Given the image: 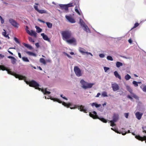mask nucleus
Segmentation results:
<instances>
[{"instance_id": "36", "label": "nucleus", "mask_w": 146, "mask_h": 146, "mask_svg": "<svg viewBox=\"0 0 146 146\" xmlns=\"http://www.w3.org/2000/svg\"><path fill=\"white\" fill-rule=\"evenodd\" d=\"M125 78L126 80H128L131 78V76L129 74H127L125 76Z\"/></svg>"}, {"instance_id": "42", "label": "nucleus", "mask_w": 146, "mask_h": 146, "mask_svg": "<svg viewBox=\"0 0 146 146\" xmlns=\"http://www.w3.org/2000/svg\"><path fill=\"white\" fill-rule=\"evenodd\" d=\"M132 83L134 85V86L137 87L138 86V85L137 82L135 81H133Z\"/></svg>"}, {"instance_id": "12", "label": "nucleus", "mask_w": 146, "mask_h": 146, "mask_svg": "<svg viewBox=\"0 0 146 146\" xmlns=\"http://www.w3.org/2000/svg\"><path fill=\"white\" fill-rule=\"evenodd\" d=\"M65 17L69 22L71 23H74L75 22V20L70 16L66 15L65 16Z\"/></svg>"}, {"instance_id": "26", "label": "nucleus", "mask_w": 146, "mask_h": 146, "mask_svg": "<svg viewBox=\"0 0 146 146\" xmlns=\"http://www.w3.org/2000/svg\"><path fill=\"white\" fill-rule=\"evenodd\" d=\"M91 105L92 106H95L96 108H98L101 106L100 104H98L96 103H93Z\"/></svg>"}, {"instance_id": "49", "label": "nucleus", "mask_w": 146, "mask_h": 146, "mask_svg": "<svg viewBox=\"0 0 146 146\" xmlns=\"http://www.w3.org/2000/svg\"><path fill=\"white\" fill-rule=\"evenodd\" d=\"M139 25V24L138 23H136L135 24L134 27H133V28L132 29L135 28L137 27Z\"/></svg>"}, {"instance_id": "15", "label": "nucleus", "mask_w": 146, "mask_h": 146, "mask_svg": "<svg viewBox=\"0 0 146 146\" xmlns=\"http://www.w3.org/2000/svg\"><path fill=\"white\" fill-rule=\"evenodd\" d=\"M143 114L142 113H141L139 112H137L135 113V115L138 119L140 120L141 119Z\"/></svg>"}, {"instance_id": "20", "label": "nucleus", "mask_w": 146, "mask_h": 146, "mask_svg": "<svg viewBox=\"0 0 146 146\" xmlns=\"http://www.w3.org/2000/svg\"><path fill=\"white\" fill-rule=\"evenodd\" d=\"M40 90L44 93V95L49 94L50 93V92L47 91V89L46 88L44 90L43 89H41Z\"/></svg>"}, {"instance_id": "40", "label": "nucleus", "mask_w": 146, "mask_h": 146, "mask_svg": "<svg viewBox=\"0 0 146 146\" xmlns=\"http://www.w3.org/2000/svg\"><path fill=\"white\" fill-rule=\"evenodd\" d=\"M110 122L111 123L110 125L112 127H113L115 125V124L114 123V122H116V121H114L113 120H111L110 121Z\"/></svg>"}, {"instance_id": "9", "label": "nucleus", "mask_w": 146, "mask_h": 146, "mask_svg": "<svg viewBox=\"0 0 146 146\" xmlns=\"http://www.w3.org/2000/svg\"><path fill=\"white\" fill-rule=\"evenodd\" d=\"M111 87L113 91L118 90L119 88V85L116 83L112 84Z\"/></svg>"}, {"instance_id": "61", "label": "nucleus", "mask_w": 146, "mask_h": 146, "mask_svg": "<svg viewBox=\"0 0 146 146\" xmlns=\"http://www.w3.org/2000/svg\"><path fill=\"white\" fill-rule=\"evenodd\" d=\"M4 57V55H2L1 54H0V58H3Z\"/></svg>"}, {"instance_id": "13", "label": "nucleus", "mask_w": 146, "mask_h": 146, "mask_svg": "<svg viewBox=\"0 0 146 146\" xmlns=\"http://www.w3.org/2000/svg\"><path fill=\"white\" fill-rule=\"evenodd\" d=\"M78 109L80 110V111H83L85 113H87V110L86 109L84 108L85 107L84 106L82 105L79 106L78 107Z\"/></svg>"}, {"instance_id": "27", "label": "nucleus", "mask_w": 146, "mask_h": 146, "mask_svg": "<svg viewBox=\"0 0 146 146\" xmlns=\"http://www.w3.org/2000/svg\"><path fill=\"white\" fill-rule=\"evenodd\" d=\"M7 68H6V67L5 66H4V65H0V70H1L3 71H4V70H6Z\"/></svg>"}, {"instance_id": "33", "label": "nucleus", "mask_w": 146, "mask_h": 146, "mask_svg": "<svg viewBox=\"0 0 146 146\" xmlns=\"http://www.w3.org/2000/svg\"><path fill=\"white\" fill-rule=\"evenodd\" d=\"M122 63L120 62H117L116 63V66L118 68H119L120 66H122Z\"/></svg>"}, {"instance_id": "7", "label": "nucleus", "mask_w": 146, "mask_h": 146, "mask_svg": "<svg viewBox=\"0 0 146 146\" xmlns=\"http://www.w3.org/2000/svg\"><path fill=\"white\" fill-rule=\"evenodd\" d=\"M26 31L27 33L28 34L31 36H34V37L35 38L36 37L37 33L35 32L33 30H31V32H30L29 31L28 29V26H26Z\"/></svg>"}, {"instance_id": "53", "label": "nucleus", "mask_w": 146, "mask_h": 146, "mask_svg": "<svg viewBox=\"0 0 146 146\" xmlns=\"http://www.w3.org/2000/svg\"><path fill=\"white\" fill-rule=\"evenodd\" d=\"M14 40L17 43H19V41L18 39L16 37H15L14 38Z\"/></svg>"}, {"instance_id": "63", "label": "nucleus", "mask_w": 146, "mask_h": 146, "mask_svg": "<svg viewBox=\"0 0 146 146\" xmlns=\"http://www.w3.org/2000/svg\"><path fill=\"white\" fill-rule=\"evenodd\" d=\"M128 42L130 44L132 43V40H131V39H129L128 40Z\"/></svg>"}, {"instance_id": "6", "label": "nucleus", "mask_w": 146, "mask_h": 146, "mask_svg": "<svg viewBox=\"0 0 146 146\" xmlns=\"http://www.w3.org/2000/svg\"><path fill=\"white\" fill-rule=\"evenodd\" d=\"M74 71L77 76L80 77L82 75L81 71L78 66H74Z\"/></svg>"}, {"instance_id": "8", "label": "nucleus", "mask_w": 146, "mask_h": 146, "mask_svg": "<svg viewBox=\"0 0 146 146\" xmlns=\"http://www.w3.org/2000/svg\"><path fill=\"white\" fill-rule=\"evenodd\" d=\"M9 22L14 27L18 28L19 27V24L16 21L12 19H9Z\"/></svg>"}, {"instance_id": "35", "label": "nucleus", "mask_w": 146, "mask_h": 146, "mask_svg": "<svg viewBox=\"0 0 146 146\" xmlns=\"http://www.w3.org/2000/svg\"><path fill=\"white\" fill-rule=\"evenodd\" d=\"M40 61L41 63H42L44 64L45 65L46 64V61L43 58H40Z\"/></svg>"}, {"instance_id": "22", "label": "nucleus", "mask_w": 146, "mask_h": 146, "mask_svg": "<svg viewBox=\"0 0 146 146\" xmlns=\"http://www.w3.org/2000/svg\"><path fill=\"white\" fill-rule=\"evenodd\" d=\"M72 3L76 6H79V2L78 0H73Z\"/></svg>"}, {"instance_id": "10", "label": "nucleus", "mask_w": 146, "mask_h": 146, "mask_svg": "<svg viewBox=\"0 0 146 146\" xmlns=\"http://www.w3.org/2000/svg\"><path fill=\"white\" fill-rule=\"evenodd\" d=\"M79 51L81 52L82 54H86L87 55H88L89 54L91 56H92V54L90 52H86L85 50L82 48L80 47L79 48Z\"/></svg>"}, {"instance_id": "60", "label": "nucleus", "mask_w": 146, "mask_h": 146, "mask_svg": "<svg viewBox=\"0 0 146 146\" xmlns=\"http://www.w3.org/2000/svg\"><path fill=\"white\" fill-rule=\"evenodd\" d=\"M127 97L128 98L130 99L131 100H133V98H132V97H131L129 95H128L127 96Z\"/></svg>"}, {"instance_id": "39", "label": "nucleus", "mask_w": 146, "mask_h": 146, "mask_svg": "<svg viewBox=\"0 0 146 146\" xmlns=\"http://www.w3.org/2000/svg\"><path fill=\"white\" fill-rule=\"evenodd\" d=\"M102 96L103 97H107L108 95H107V92H103L102 94Z\"/></svg>"}, {"instance_id": "37", "label": "nucleus", "mask_w": 146, "mask_h": 146, "mask_svg": "<svg viewBox=\"0 0 146 146\" xmlns=\"http://www.w3.org/2000/svg\"><path fill=\"white\" fill-rule=\"evenodd\" d=\"M35 27L36 29V31L37 33H39L42 31V29L39 27L36 26Z\"/></svg>"}, {"instance_id": "17", "label": "nucleus", "mask_w": 146, "mask_h": 146, "mask_svg": "<svg viewBox=\"0 0 146 146\" xmlns=\"http://www.w3.org/2000/svg\"><path fill=\"white\" fill-rule=\"evenodd\" d=\"M59 5L62 9H64L65 11H67L68 9L67 4L63 5L60 4Z\"/></svg>"}, {"instance_id": "1", "label": "nucleus", "mask_w": 146, "mask_h": 146, "mask_svg": "<svg viewBox=\"0 0 146 146\" xmlns=\"http://www.w3.org/2000/svg\"><path fill=\"white\" fill-rule=\"evenodd\" d=\"M61 34L63 39L67 43L69 44H76V40L72 36V33L71 31L69 30L63 31L61 32Z\"/></svg>"}, {"instance_id": "43", "label": "nucleus", "mask_w": 146, "mask_h": 146, "mask_svg": "<svg viewBox=\"0 0 146 146\" xmlns=\"http://www.w3.org/2000/svg\"><path fill=\"white\" fill-rule=\"evenodd\" d=\"M67 5L68 7H68H72L74 6V5H73V3H72L68 4H67Z\"/></svg>"}, {"instance_id": "45", "label": "nucleus", "mask_w": 146, "mask_h": 146, "mask_svg": "<svg viewBox=\"0 0 146 146\" xmlns=\"http://www.w3.org/2000/svg\"><path fill=\"white\" fill-rule=\"evenodd\" d=\"M28 39L30 42H32L33 43H34L35 42L34 40L32 39V37L29 36L28 37Z\"/></svg>"}, {"instance_id": "59", "label": "nucleus", "mask_w": 146, "mask_h": 146, "mask_svg": "<svg viewBox=\"0 0 146 146\" xmlns=\"http://www.w3.org/2000/svg\"><path fill=\"white\" fill-rule=\"evenodd\" d=\"M114 131L115 132H116L117 133H119L117 130V129H115V130H114Z\"/></svg>"}, {"instance_id": "32", "label": "nucleus", "mask_w": 146, "mask_h": 146, "mask_svg": "<svg viewBox=\"0 0 146 146\" xmlns=\"http://www.w3.org/2000/svg\"><path fill=\"white\" fill-rule=\"evenodd\" d=\"M26 53L28 54L30 56H36L35 54L31 52L27 51V52Z\"/></svg>"}, {"instance_id": "57", "label": "nucleus", "mask_w": 146, "mask_h": 146, "mask_svg": "<svg viewBox=\"0 0 146 146\" xmlns=\"http://www.w3.org/2000/svg\"><path fill=\"white\" fill-rule=\"evenodd\" d=\"M99 56L101 58H104V55L102 54H100L99 55Z\"/></svg>"}, {"instance_id": "2", "label": "nucleus", "mask_w": 146, "mask_h": 146, "mask_svg": "<svg viewBox=\"0 0 146 146\" xmlns=\"http://www.w3.org/2000/svg\"><path fill=\"white\" fill-rule=\"evenodd\" d=\"M89 115L94 119H98L103 122L106 123L107 122V120L103 117H100L97 115L96 112L94 111L90 113Z\"/></svg>"}, {"instance_id": "38", "label": "nucleus", "mask_w": 146, "mask_h": 146, "mask_svg": "<svg viewBox=\"0 0 146 146\" xmlns=\"http://www.w3.org/2000/svg\"><path fill=\"white\" fill-rule=\"evenodd\" d=\"M46 23L49 28H51L52 27V23H50L49 22H46Z\"/></svg>"}, {"instance_id": "18", "label": "nucleus", "mask_w": 146, "mask_h": 146, "mask_svg": "<svg viewBox=\"0 0 146 146\" xmlns=\"http://www.w3.org/2000/svg\"><path fill=\"white\" fill-rule=\"evenodd\" d=\"M80 83L82 84V87L84 88L85 89H87V88H86L85 87L87 86L88 83L85 82L83 80H81L80 81Z\"/></svg>"}, {"instance_id": "5", "label": "nucleus", "mask_w": 146, "mask_h": 146, "mask_svg": "<svg viewBox=\"0 0 146 146\" xmlns=\"http://www.w3.org/2000/svg\"><path fill=\"white\" fill-rule=\"evenodd\" d=\"M50 99L54 101L60 103H62L63 105L67 107V108H69L70 106H71V104L70 103L67 104L66 103L64 102H62L60 100L57 98H51Z\"/></svg>"}, {"instance_id": "31", "label": "nucleus", "mask_w": 146, "mask_h": 146, "mask_svg": "<svg viewBox=\"0 0 146 146\" xmlns=\"http://www.w3.org/2000/svg\"><path fill=\"white\" fill-rule=\"evenodd\" d=\"M79 24H80L82 27H83L84 26L85 24L83 20L81 19H80Z\"/></svg>"}, {"instance_id": "41", "label": "nucleus", "mask_w": 146, "mask_h": 146, "mask_svg": "<svg viewBox=\"0 0 146 146\" xmlns=\"http://www.w3.org/2000/svg\"><path fill=\"white\" fill-rule=\"evenodd\" d=\"M23 60L25 62H29V60H28L27 57H23L22 58Z\"/></svg>"}, {"instance_id": "56", "label": "nucleus", "mask_w": 146, "mask_h": 146, "mask_svg": "<svg viewBox=\"0 0 146 146\" xmlns=\"http://www.w3.org/2000/svg\"><path fill=\"white\" fill-rule=\"evenodd\" d=\"M146 128V127H142V129H143V132H144L145 133H146V130H145L144 129V128Z\"/></svg>"}, {"instance_id": "62", "label": "nucleus", "mask_w": 146, "mask_h": 146, "mask_svg": "<svg viewBox=\"0 0 146 146\" xmlns=\"http://www.w3.org/2000/svg\"><path fill=\"white\" fill-rule=\"evenodd\" d=\"M101 95V94L100 93H98L97 94V95L96 96V97H98L99 96Z\"/></svg>"}, {"instance_id": "51", "label": "nucleus", "mask_w": 146, "mask_h": 146, "mask_svg": "<svg viewBox=\"0 0 146 146\" xmlns=\"http://www.w3.org/2000/svg\"><path fill=\"white\" fill-rule=\"evenodd\" d=\"M34 9H35L36 11H37V12L38 11V10H39L38 9V7L37 6H36V5H34Z\"/></svg>"}, {"instance_id": "24", "label": "nucleus", "mask_w": 146, "mask_h": 146, "mask_svg": "<svg viewBox=\"0 0 146 146\" xmlns=\"http://www.w3.org/2000/svg\"><path fill=\"white\" fill-rule=\"evenodd\" d=\"M82 27L84 28V30L85 31H86L87 32H90V30L87 25H85Z\"/></svg>"}, {"instance_id": "29", "label": "nucleus", "mask_w": 146, "mask_h": 146, "mask_svg": "<svg viewBox=\"0 0 146 146\" xmlns=\"http://www.w3.org/2000/svg\"><path fill=\"white\" fill-rule=\"evenodd\" d=\"M94 84V83H88L87 84V86H85V87L87 88H91L93 86Z\"/></svg>"}, {"instance_id": "54", "label": "nucleus", "mask_w": 146, "mask_h": 146, "mask_svg": "<svg viewBox=\"0 0 146 146\" xmlns=\"http://www.w3.org/2000/svg\"><path fill=\"white\" fill-rule=\"evenodd\" d=\"M130 133V131L129 130H128V131L127 132H125L124 133H122V135H125V134H126L127 133Z\"/></svg>"}, {"instance_id": "19", "label": "nucleus", "mask_w": 146, "mask_h": 146, "mask_svg": "<svg viewBox=\"0 0 146 146\" xmlns=\"http://www.w3.org/2000/svg\"><path fill=\"white\" fill-rule=\"evenodd\" d=\"M41 35L42 36L43 39L46 40H47L48 42H50V39L46 35H45L44 33H42L41 34Z\"/></svg>"}, {"instance_id": "50", "label": "nucleus", "mask_w": 146, "mask_h": 146, "mask_svg": "<svg viewBox=\"0 0 146 146\" xmlns=\"http://www.w3.org/2000/svg\"><path fill=\"white\" fill-rule=\"evenodd\" d=\"M0 19L1 20V23L2 24H3L4 23V21L1 16H0Z\"/></svg>"}, {"instance_id": "21", "label": "nucleus", "mask_w": 146, "mask_h": 146, "mask_svg": "<svg viewBox=\"0 0 146 146\" xmlns=\"http://www.w3.org/2000/svg\"><path fill=\"white\" fill-rule=\"evenodd\" d=\"M3 31H4L2 33V35L5 37L7 38L8 39H9L10 37L9 36V34H7L6 32L5 29H3Z\"/></svg>"}, {"instance_id": "4", "label": "nucleus", "mask_w": 146, "mask_h": 146, "mask_svg": "<svg viewBox=\"0 0 146 146\" xmlns=\"http://www.w3.org/2000/svg\"><path fill=\"white\" fill-rule=\"evenodd\" d=\"M6 71H7L8 74L14 76L16 78H18L19 80H23L25 78V76L17 74L14 72H12L10 69H9L7 68Z\"/></svg>"}, {"instance_id": "44", "label": "nucleus", "mask_w": 146, "mask_h": 146, "mask_svg": "<svg viewBox=\"0 0 146 146\" xmlns=\"http://www.w3.org/2000/svg\"><path fill=\"white\" fill-rule=\"evenodd\" d=\"M140 88L142 89L144 92H146V85L144 86L143 88L142 87V86H141Z\"/></svg>"}, {"instance_id": "23", "label": "nucleus", "mask_w": 146, "mask_h": 146, "mask_svg": "<svg viewBox=\"0 0 146 146\" xmlns=\"http://www.w3.org/2000/svg\"><path fill=\"white\" fill-rule=\"evenodd\" d=\"M114 74L116 78H118L119 80L121 79V77L118 74L117 71H115L114 72Z\"/></svg>"}, {"instance_id": "48", "label": "nucleus", "mask_w": 146, "mask_h": 146, "mask_svg": "<svg viewBox=\"0 0 146 146\" xmlns=\"http://www.w3.org/2000/svg\"><path fill=\"white\" fill-rule=\"evenodd\" d=\"M107 58L108 60H111V61L113 60V59L112 58V57L111 56H107Z\"/></svg>"}, {"instance_id": "14", "label": "nucleus", "mask_w": 146, "mask_h": 146, "mask_svg": "<svg viewBox=\"0 0 146 146\" xmlns=\"http://www.w3.org/2000/svg\"><path fill=\"white\" fill-rule=\"evenodd\" d=\"M113 120L114 121H117L119 119V115L118 114L114 113L112 117Z\"/></svg>"}, {"instance_id": "3", "label": "nucleus", "mask_w": 146, "mask_h": 146, "mask_svg": "<svg viewBox=\"0 0 146 146\" xmlns=\"http://www.w3.org/2000/svg\"><path fill=\"white\" fill-rule=\"evenodd\" d=\"M26 83L29 85V86L34 87L35 89L38 90L39 91H40L41 88H39V85L35 81L32 80L30 82L26 81Z\"/></svg>"}, {"instance_id": "11", "label": "nucleus", "mask_w": 146, "mask_h": 146, "mask_svg": "<svg viewBox=\"0 0 146 146\" xmlns=\"http://www.w3.org/2000/svg\"><path fill=\"white\" fill-rule=\"evenodd\" d=\"M135 138L138 140L143 141L145 140V142L146 143V136H144L143 137L140 136L139 135H136L135 136Z\"/></svg>"}, {"instance_id": "30", "label": "nucleus", "mask_w": 146, "mask_h": 146, "mask_svg": "<svg viewBox=\"0 0 146 146\" xmlns=\"http://www.w3.org/2000/svg\"><path fill=\"white\" fill-rule=\"evenodd\" d=\"M79 8V6H76L75 8V11L79 15H81V13L78 10V8Z\"/></svg>"}, {"instance_id": "47", "label": "nucleus", "mask_w": 146, "mask_h": 146, "mask_svg": "<svg viewBox=\"0 0 146 146\" xmlns=\"http://www.w3.org/2000/svg\"><path fill=\"white\" fill-rule=\"evenodd\" d=\"M10 49H15V47H10L9 48V49H8V50H7V51L10 54H11L12 55H13V53H12L9 50Z\"/></svg>"}, {"instance_id": "52", "label": "nucleus", "mask_w": 146, "mask_h": 146, "mask_svg": "<svg viewBox=\"0 0 146 146\" xmlns=\"http://www.w3.org/2000/svg\"><path fill=\"white\" fill-rule=\"evenodd\" d=\"M109 68L108 67H104V69L105 70V72H106L108 70H109Z\"/></svg>"}, {"instance_id": "16", "label": "nucleus", "mask_w": 146, "mask_h": 146, "mask_svg": "<svg viewBox=\"0 0 146 146\" xmlns=\"http://www.w3.org/2000/svg\"><path fill=\"white\" fill-rule=\"evenodd\" d=\"M7 58L11 59V63L13 64L14 65L16 64L17 60L15 57L12 56H9L7 57Z\"/></svg>"}, {"instance_id": "46", "label": "nucleus", "mask_w": 146, "mask_h": 146, "mask_svg": "<svg viewBox=\"0 0 146 146\" xmlns=\"http://www.w3.org/2000/svg\"><path fill=\"white\" fill-rule=\"evenodd\" d=\"M132 95V96L134 98H135V99H137L138 98L137 96L134 93H133V92H132V93H130Z\"/></svg>"}, {"instance_id": "28", "label": "nucleus", "mask_w": 146, "mask_h": 146, "mask_svg": "<svg viewBox=\"0 0 146 146\" xmlns=\"http://www.w3.org/2000/svg\"><path fill=\"white\" fill-rule=\"evenodd\" d=\"M24 45L25 46L29 48L30 50H32L33 49L32 46L29 44L24 43Z\"/></svg>"}, {"instance_id": "25", "label": "nucleus", "mask_w": 146, "mask_h": 146, "mask_svg": "<svg viewBox=\"0 0 146 146\" xmlns=\"http://www.w3.org/2000/svg\"><path fill=\"white\" fill-rule=\"evenodd\" d=\"M126 88L127 90L130 93H132V92H133V90L129 86L127 85L126 86Z\"/></svg>"}, {"instance_id": "55", "label": "nucleus", "mask_w": 146, "mask_h": 146, "mask_svg": "<svg viewBox=\"0 0 146 146\" xmlns=\"http://www.w3.org/2000/svg\"><path fill=\"white\" fill-rule=\"evenodd\" d=\"M126 118H128V117L129 116V113H125L124 114Z\"/></svg>"}, {"instance_id": "58", "label": "nucleus", "mask_w": 146, "mask_h": 146, "mask_svg": "<svg viewBox=\"0 0 146 146\" xmlns=\"http://www.w3.org/2000/svg\"><path fill=\"white\" fill-rule=\"evenodd\" d=\"M35 45L37 48H38L39 47V45L38 43H35Z\"/></svg>"}, {"instance_id": "64", "label": "nucleus", "mask_w": 146, "mask_h": 146, "mask_svg": "<svg viewBox=\"0 0 146 146\" xmlns=\"http://www.w3.org/2000/svg\"><path fill=\"white\" fill-rule=\"evenodd\" d=\"M18 56H19V57L20 58H21V53H18Z\"/></svg>"}, {"instance_id": "34", "label": "nucleus", "mask_w": 146, "mask_h": 146, "mask_svg": "<svg viewBox=\"0 0 146 146\" xmlns=\"http://www.w3.org/2000/svg\"><path fill=\"white\" fill-rule=\"evenodd\" d=\"M38 12L40 14L46 13H47V12L46 10L42 9L39 10Z\"/></svg>"}]
</instances>
